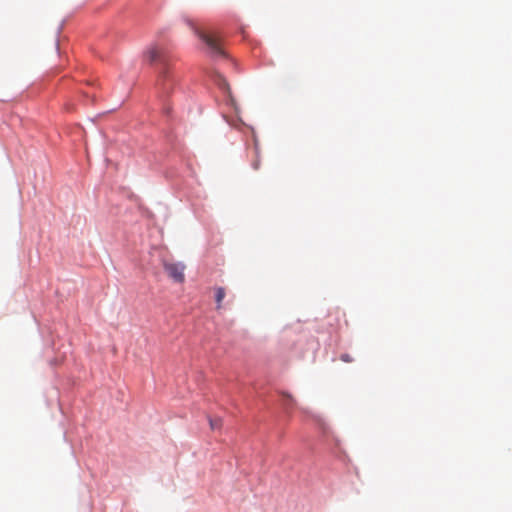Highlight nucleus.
<instances>
[{
  "label": "nucleus",
  "instance_id": "20e7f679",
  "mask_svg": "<svg viewBox=\"0 0 512 512\" xmlns=\"http://www.w3.org/2000/svg\"><path fill=\"white\" fill-rule=\"evenodd\" d=\"M225 295H226V292H225V289L223 287H218L216 289L215 300H216V303H217V309L221 308V302L224 299Z\"/></svg>",
  "mask_w": 512,
  "mask_h": 512
},
{
  "label": "nucleus",
  "instance_id": "f03ea898",
  "mask_svg": "<svg viewBox=\"0 0 512 512\" xmlns=\"http://www.w3.org/2000/svg\"><path fill=\"white\" fill-rule=\"evenodd\" d=\"M187 24L192 28L194 33L201 39L209 49L213 56H225V52L221 46L220 38L216 34H209L199 29L191 19H186Z\"/></svg>",
  "mask_w": 512,
  "mask_h": 512
},
{
  "label": "nucleus",
  "instance_id": "7ed1b4c3",
  "mask_svg": "<svg viewBox=\"0 0 512 512\" xmlns=\"http://www.w3.org/2000/svg\"><path fill=\"white\" fill-rule=\"evenodd\" d=\"M185 266L180 263H164V270L170 278L175 282L182 283L185 279L184 276Z\"/></svg>",
  "mask_w": 512,
  "mask_h": 512
},
{
  "label": "nucleus",
  "instance_id": "6e6552de",
  "mask_svg": "<svg viewBox=\"0 0 512 512\" xmlns=\"http://www.w3.org/2000/svg\"><path fill=\"white\" fill-rule=\"evenodd\" d=\"M283 395L286 396L287 398H289L291 401H293V398L291 395H289V394H283Z\"/></svg>",
  "mask_w": 512,
  "mask_h": 512
},
{
  "label": "nucleus",
  "instance_id": "f257e3e1",
  "mask_svg": "<svg viewBox=\"0 0 512 512\" xmlns=\"http://www.w3.org/2000/svg\"><path fill=\"white\" fill-rule=\"evenodd\" d=\"M144 58L149 63L158 62L159 67V76L157 80V86L164 92L168 93L173 85V79L170 74L169 66L167 58L164 54L163 49L154 44L147 48L144 53Z\"/></svg>",
  "mask_w": 512,
  "mask_h": 512
},
{
  "label": "nucleus",
  "instance_id": "0eeeda50",
  "mask_svg": "<svg viewBox=\"0 0 512 512\" xmlns=\"http://www.w3.org/2000/svg\"><path fill=\"white\" fill-rule=\"evenodd\" d=\"M340 358L342 361L347 363L352 362L353 360L349 354H342Z\"/></svg>",
  "mask_w": 512,
  "mask_h": 512
},
{
  "label": "nucleus",
  "instance_id": "39448f33",
  "mask_svg": "<svg viewBox=\"0 0 512 512\" xmlns=\"http://www.w3.org/2000/svg\"><path fill=\"white\" fill-rule=\"evenodd\" d=\"M209 424H210V427L212 430H215V429H220L222 427V419L217 417V418H210L209 419Z\"/></svg>",
  "mask_w": 512,
  "mask_h": 512
},
{
  "label": "nucleus",
  "instance_id": "423d86ee",
  "mask_svg": "<svg viewBox=\"0 0 512 512\" xmlns=\"http://www.w3.org/2000/svg\"><path fill=\"white\" fill-rule=\"evenodd\" d=\"M252 166L255 170H258L260 167V160H259V155H258L257 150H256V159L252 162Z\"/></svg>",
  "mask_w": 512,
  "mask_h": 512
}]
</instances>
